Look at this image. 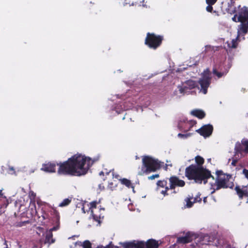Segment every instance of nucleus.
<instances>
[{
	"label": "nucleus",
	"mask_w": 248,
	"mask_h": 248,
	"mask_svg": "<svg viewBox=\"0 0 248 248\" xmlns=\"http://www.w3.org/2000/svg\"><path fill=\"white\" fill-rule=\"evenodd\" d=\"M224 69L223 70L221 65L218 67L215 66L213 69V74L216 75L218 78H221L223 76L226 75L229 71V68L224 67Z\"/></svg>",
	"instance_id": "11"
},
{
	"label": "nucleus",
	"mask_w": 248,
	"mask_h": 248,
	"mask_svg": "<svg viewBox=\"0 0 248 248\" xmlns=\"http://www.w3.org/2000/svg\"><path fill=\"white\" fill-rule=\"evenodd\" d=\"M211 78L210 71L209 68H206L202 73V78L198 81L201 86V91L203 93H207V89L211 84Z\"/></svg>",
	"instance_id": "5"
},
{
	"label": "nucleus",
	"mask_w": 248,
	"mask_h": 248,
	"mask_svg": "<svg viewBox=\"0 0 248 248\" xmlns=\"http://www.w3.org/2000/svg\"><path fill=\"white\" fill-rule=\"evenodd\" d=\"M235 190L240 200L242 199L244 197L248 198V186H243L242 188L239 186H236Z\"/></svg>",
	"instance_id": "13"
},
{
	"label": "nucleus",
	"mask_w": 248,
	"mask_h": 248,
	"mask_svg": "<svg viewBox=\"0 0 248 248\" xmlns=\"http://www.w3.org/2000/svg\"><path fill=\"white\" fill-rule=\"evenodd\" d=\"M191 135H192V133H186V134L179 133L178 134V137L181 139H187L188 137L191 136Z\"/></svg>",
	"instance_id": "31"
},
{
	"label": "nucleus",
	"mask_w": 248,
	"mask_h": 248,
	"mask_svg": "<svg viewBox=\"0 0 248 248\" xmlns=\"http://www.w3.org/2000/svg\"><path fill=\"white\" fill-rule=\"evenodd\" d=\"M90 209L96 208V205H97V202L96 201H93V202H90Z\"/></svg>",
	"instance_id": "33"
},
{
	"label": "nucleus",
	"mask_w": 248,
	"mask_h": 248,
	"mask_svg": "<svg viewBox=\"0 0 248 248\" xmlns=\"http://www.w3.org/2000/svg\"><path fill=\"white\" fill-rule=\"evenodd\" d=\"M98 188L100 191H102V190H103L105 189V186L102 184L99 185Z\"/></svg>",
	"instance_id": "43"
},
{
	"label": "nucleus",
	"mask_w": 248,
	"mask_h": 248,
	"mask_svg": "<svg viewBox=\"0 0 248 248\" xmlns=\"http://www.w3.org/2000/svg\"><path fill=\"white\" fill-rule=\"evenodd\" d=\"M193 199V196L189 197L188 198H187L185 201L186 202V206L188 208L191 207L193 206V204L194 202H201V199L200 198V200H198V197L195 198L193 201H191V200Z\"/></svg>",
	"instance_id": "20"
},
{
	"label": "nucleus",
	"mask_w": 248,
	"mask_h": 248,
	"mask_svg": "<svg viewBox=\"0 0 248 248\" xmlns=\"http://www.w3.org/2000/svg\"><path fill=\"white\" fill-rule=\"evenodd\" d=\"M169 181L170 183V188L171 189H174L176 186L183 187L186 184L184 180H180L176 176L170 177Z\"/></svg>",
	"instance_id": "7"
},
{
	"label": "nucleus",
	"mask_w": 248,
	"mask_h": 248,
	"mask_svg": "<svg viewBox=\"0 0 248 248\" xmlns=\"http://www.w3.org/2000/svg\"><path fill=\"white\" fill-rule=\"evenodd\" d=\"M197 124V122L195 120H184L183 123H179V126L180 128L183 130L185 132H187L190 130L191 128Z\"/></svg>",
	"instance_id": "9"
},
{
	"label": "nucleus",
	"mask_w": 248,
	"mask_h": 248,
	"mask_svg": "<svg viewBox=\"0 0 248 248\" xmlns=\"http://www.w3.org/2000/svg\"><path fill=\"white\" fill-rule=\"evenodd\" d=\"M82 210L83 211V212L84 213H85V210H84V207H83V208H82Z\"/></svg>",
	"instance_id": "51"
},
{
	"label": "nucleus",
	"mask_w": 248,
	"mask_h": 248,
	"mask_svg": "<svg viewBox=\"0 0 248 248\" xmlns=\"http://www.w3.org/2000/svg\"><path fill=\"white\" fill-rule=\"evenodd\" d=\"M57 223H58V224L56 226H54L53 227H52L48 231H51V232H52L53 231H56V230H58L59 228L60 222L59 223L57 222Z\"/></svg>",
	"instance_id": "36"
},
{
	"label": "nucleus",
	"mask_w": 248,
	"mask_h": 248,
	"mask_svg": "<svg viewBox=\"0 0 248 248\" xmlns=\"http://www.w3.org/2000/svg\"><path fill=\"white\" fill-rule=\"evenodd\" d=\"M113 184L112 182L109 183L108 185V188L110 189L111 190H113Z\"/></svg>",
	"instance_id": "42"
},
{
	"label": "nucleus",
	"mask_w": 248,
	"mask_h": 248,
	"mask_svg": "<svg viewBox=\"0 0 248 248\" xmlns=\"http://www.w3.org/2000/svg\"><path fill=\"white\" fill-rule=\"evenodd\" d=\"M53 234L51 231H48L45 238V243L49 244L53 243L55 240L52 238Z\"/></svg>",
	"instance_id": "24"
},
{
	"label": "nucleus",
	"mask_w": 248,
	"mask_h": 248,
	"mask_svg": "<svg viewBox=\"0 0 248 248\" xmlns=\"http://www.w3.org/2000/svg\"><path fill=\"white\" fill-rule=\"evenodd\" d=\"M51 214L53 215L56 218V222H60V216L59 212L56 210V208H52L51 211Z\"/></svg>",
	"instance_id": "27"
},
{
	"label": "nucleus",
	"mask_w": 248,
	"mask_h": 248,
	"mask_svg": "<svg viewBox=\"0 0 248 248\" xmlns=\"http://www.w3.org/2000/svg\"><path fill=\"white\" fill-rule=\"evenodd\" d=\"M217 175L215 183L211 185V189H213L211 194L220 189L227 188H232L234 184L230 181L232 176L230 174L224 173L222 170H217L216 172Z\"/></svg>",
	"instance_id": "3"
},
{
	"label": "nucleus",
	"mask_w": 248,
	"mask_h": 248,
	"mask_svg": "<svg viewBox=\"0 0 248 248\" xmlns=\"http://www.w3.org/2000/svg\"><path fill=\"white\" fill-rule=\"evenodd\" d=\"M124 248H133L132 243H125L124 245Z\"/></svg>",
	"instance_id": "37"
},
{
	"label": "nucleus",
	"mask_w": 248,
	"mask_h": 248,
	"mask_svg": "<svg viewBox=\"0 0 248 248\" xmlns=\"http://www.w3.org/2000/svg\"><path fill=\"white\" fill-rule=\"evenodd\" d=\"M241 144H238L235 147V150L237 153H248V140H242L241 141Z\"/></svg>",
	"instance_id": "10"
},
{
	"label": "nucleus",
	"mask_w": 248,
	"mask_h": 248,
	"mask_svg": "<svg viewBox=\"0 0 248 248\" xmlns=\"http://www.w3.org/2000/svg\"><path fill=\"white\" fill-rule=\"evenodd\" d=\"M155 179V174H152V175L148 177V180H153Z\"/></svg>",
	"instance_id": "44"
},
{
	"label": "nucleus",
	"mask_w": 248,
	"mask_h": 248,
	"mask_svg": "<svg viewBox=\"0 0 248 248\" xmlns=\"http://www.w3.org/2000/svg\"><path fill=\"white\" fill-rule=\"evenodd\" d=\"M185 176L188 180H194L195 183L206 184L208 179L212 178L215 179L211 171L204 167H199L195 164H191L185 169Z\"/></svg>",
	"instance_id": "2"
},
{
	"label": "nucleus",
	"mask_w": 248,
	"mask_h": 248,
	"mask_svg": "<svg viewBox=\"0 0 248 248\" xmlns=\"http://www.w3.org/2000/svg\"><path fill=\"white\" fill-rule=\"evenodd\" d=\"M237 163V160L233 159V160H232L231 164L233 166H236Z\"/></svg>",
	"instance_id": "41"
},
{
	"label": "nucleus",
	"mask_w": 248,
	"mask_h": 248,
	"mask_svg": "<svg viewBox=\"0 0 248 248\" xmlns=\"http://www.w3.org/2000/svg\"><path fill=\"white\" fill-rule=\"evenodd\" d=\"M238 21L243 22L244 21H248V9L244 6L241 8L238 14Z\"/></svg>",
	"instance_id": "14"
},
{
	"label": "nucleus",
	"mask_w": 248,
	"mask_h": 248,
	"mask_svg": "<svg viewBox=\"0 0 248 248\" xmlns=\"http://www.w3.org/2000/svg\"><path fill=\"white\" fill-rule=\"evenodd\" d=\"M71 199L69 198L65 199L59 204V206L62 207L67 206L71 203Z\"/></svg>",
	"instance_id": "29"
},
{
	"label": "nucleus",
	"mask_w": 248,
	"mask_h": 248,
	"mask_svg": "<svg viewBox=\"0 0 248 248\" xmlns=\"http://www.w3.org/2000/svg\"><path fill=\"white\" fill-rule=\"evenodd\" d=\"M133 248H145V244L143 241H140L137 243H132Z\"/></svg>",
	"instance_id": "28"
},
{
	"label": "nucleus",
	"mask_w": 248,
	"mask_h": 248,
	"mask_svg": "<svg viewBox=\"0 0 248 248\" xmlns=\"http://www.w3.org/2000/svg\"><path fill=\"white\" fill-rule=\"evenodd\" d=\"M113 177L115 178H117L118 179H119V177H120V176L119 174H113Z\"/></svg>",
	"instance_id": "46"
},
{
	"label": "nucleus",
	"mask_w": 248,
	"mask_h": 248,
	"mask_svg": "<svg viewBox=\"0 0 248 248\" xmlns=\"http://www.w3.org/2000/svg\"><path fill=\"white\" fill-rule=\"evenodd\" d=\"M41 170L47 172H55L56 171V164L51 162L44 163L42 165Z\"/></svg>",
	"instance_id": "16"
},
{
	"label": "nucleus",
	"mask_w": 248,
	"mask_h": 248,
	"mask_svg": "<svg viewBox=\"0 0 248 248\" xmlns=\"http://www.w3.org/2000/svg\"><path fill=\"white\" fill-rule=\"evenodd\" d=\"M163 39V37L160 35H156V48L160 46Z\"/></svg>",
	"instance_id": "30"
},
{
	"label": "nucleus",
	"mask_w": 248,
	"mask_h": 248,
	"mask_svg": "<svg viewBox=\"0 0 248 248\" xmlns=\"http://www.w3.org/2000/svg\"><path fill=\"white\" fill-rule=\"evenodd\" d=\"M119 181H120L121 183L126 186L127 187L130 188H134V186H133V184H132L130 180L126 179V178H122L120 179Z\"/></svg>",
	"instance_id": "22"
},
{
	"label": "nucleus",
	"mask_w": 248,
	"mask_h": 248,
	"mask_svg": "<svg viewBox=\"0 0 248 248\" xmlns=\"http://www.w3.org/2000/svg\"><path fill=\"white\" fill-rule=\"evenodd\" d=\"M30 193H34V192L33 191H30Z\"/></svg>",
	"instance_id": "52"
},
{
	"label": "nucleus",
	"mask_w": 248,
	"mask_h": 248,
	"mask_svg": "<svg viewBox=\"0 0 248 248\" xmlns=\"http://www.w3.org/2000/svg\"><path fill=\"white\" fill-rule=\"evenodd\" d=\"M236 16H237V15H235L232 18V20L233 21L235 22H238V19H237V20H236Z\"/></svg>",
	"instance_id": "45"
},
{
	"label": "nucleus",
	"mask_w": 248,
	"mask_h": 248,
	"mask_svg": "<svg viewBox=\"0 0 248 248\" xmlns=\"http://www.w3.org/2000/svg\"><path fill=\"white\" fill-rule=\"evenodd\" d=\"M213 131V126L210 124L204 125L196 130L197 133L204 138L209 137L212 134Z\"/></svg>",
	"instance_id": "6"
},
{
	"label": "nucleus",
	"mask_w": 248,
	"mask_h": 248,
	"mask_svg": "<svg viewBox=\"0 0 248 248\" xmlns=\"http://www.w3.org/2000/svg\"><path fill=\"white\" fill-rule=\"evenodd\" d=\"M240 36L239 34H238L235 39H232L231 42H227L228 46L231 48H236L238 46L237 40Z\"/></svg>",
	"instance_id": "23"
},
{
	"label": "nucleus",
	"mask_w": 248,
	"mask_h": 248,
	"mask_svg": "<svg viewBox=\"0 0 248 248\" xmlns=\"http://www.w3.org/2000/svg\"><path fill=\"white\" fill-rule=\"evenodd\" d=\"M185 85L187 89H193L197 86L196 81L192 80H188L185 82Z\"/></svg>",
	"instance_id": "21"
},
{
	"label": "nucleus",
	"mask_w": 248,
	"mask_h": 248,
	"mask_svg": "<svg viewBox=\"0 0 248 248\" xmlns=\"http://www.w3.org/2000/svg\"><path fill=\"white\" fill-rule=\"evenodd\" d=\"M248 31V21H244L241 22L239 29L238 31V34H239L242 32L244 34H246Z\"/></svg>",
	"instance_id": "18"
},
{
	"label": "nucleus",
	"mask_w": 248,
	"mask_h": 248,
	"mask_svg": "<svg viewBox=\"0 0 248 248\" xmlns=\"http://www.w3.org/2000/svg\"><path fill=\"white\" fill-rule=\"evenodd\" d=\"M155 172V159L149 156H143L142 166L138 172L139 175H148Z\"/></svg>",
	"instance_id": "4"
},
{
	"label": "nucleus",
	"mask_w": 248,
	"mask_h": 248,
	"mask_svg": "<svg viewBox=\"0 0 248 248\" xmlns=\"http://www.w3.org/2000/svg\"><path fill=\"white\" fill-rule=\"evenodd\" d=\"M4 245H5V246H6V247H5V248H9L8 247L7 241L6 240H5L4 243Z\"/></svg>",
	"instance_id": "47"
},
{
	"label": "nucleus",
	"mask_w": 248,
	"mask_h": 248,
	"mask_svg": "<svg viewBox=\"0 0 248 248\" xmlns=\"http://www.w3.org/2000/svg\"><path fill=\"white\" fill-rule=\"evenodd\" d=\"M82 247L83 248H92L91 243L89 240H85L83 243Z\"/></svg>",
	"instance_id": "32"
},
{
	"label": "nucleus",
	"mask_w": 248,
	"mask_h": 248,
	"mask_svg": "<svg viewBox=\"0 0 248 248\" xmlns=\"http://www.w3.org/2000/svg\"><path fill=\"white\" fill-rule=\"evenodd\" d=\"M163 168L164 170L166 171L168 169V165L167 164H164V162H161V161H159L157 159H156L155 162V169H156V172H157V170ZM159 176V174L156 173V178H158Z\"/></svg>",
	"instance_id": "17"
},
{
	"label": "nucleus",
	"mask_w": 248,
	"mask_h": 248,
	"mask_svg": "<svg viewBox=\"0 0 248 248\" xmlns=\"http://www.w3.org/2000/svg\"><path fill=\"white\" fill-rule=\"evenodd\" d=\"M99 175H104V172L102 171L100 172H99Z\"/></svg>",
	"instance_id": "50"
},
{
	"label": "nucleus",
	"mask_w": 248,
	"mask_h": 248,
	"mask_svg": "<svg viewBox=\"0 0 248 248\" xmlns=\"http://www.w3.org/2000/svg\"><path fill=\"white\" fill-rule=\"evenodd\" d=\"M157 191H159V192L164 196L168 195L167 193L168 190L170 189L168 186H167V181L166 180H159L157 183Z\"/></svg>",
	"instance_id": "8"
},
{
	"label": "nucleus",
	"mask_w": 248,
	"mask_h": 248,
	"mask_svg": "<svg viewBox=\"0 0 248 248\" xmlns=\"http://www.w3.org/2000/svg\"><path fill=\"white\" fill-rule=\"evenodd\" d=\"M155 246H156V248H158V241H156V244H155Z\"/></svg>",
	"instance_id": "49"
},
{
	"label": "nucleus",
	"mask_w": 248,
	"mask_h": 248,
	"mask_svg": "<svg viewBox=\"0 0 248 248\" xmlns=\"http://www.w3.org/2000/svg\"><path fill=\"white\" fill-rule=\"evenodd\" d=\"M25 223H26V222H21V223H20V224H19V225H18V226H22V225H23V224Z\"/></svg>",
	"instance_id": "48"
},
{
	"label": "nucleus",
	"mask_w": 248,
	"mask_h": 248,
	"mask_svg": "<svg viewBox=\"0 0 248 248\" xmlns=\"http://www.w3.org/2000/svg\"><path fill=\"white\" fill-rule=\"evenodd\" d=\"M186 90H187V88H186V86L184 85V87H181L179 89V91L180 93H184L185 91H186Z\"/></svg>",
	"instance_id": "38"
},
{
	"label": "nucleus",
	"mask_w": 248,
	"mask_h": 248,
	"mask_svg": "<svg viewBox=\"0 0 248 248\" xmlns=\"http://www.w3.org/2000/svg\"><path fill=\"white\" fill-rule=\"evenodd\" d=\"M217 0H206V3L215 4Z\"/></svg>",
	"instance_id": "39"
},
{
	"label": "nucleus",
	"mask_w": 248,
	"mask_h": 248,
	"mask_svg": "<svg viewBox=\"0 0 248 248\" xmlns=\"http://www.w3.org/2000/svg\"><path fill=\"white\" fill-rule=\"evenodd\" d=\"M195 162L196 163V166H199V167H203L202 165L204 163V158L200 156L197 155L195 158Z\"/></svg>",
	"instance_id": "25"
},
{
	"label": "nucleus",
	"mask_w": 248,
	"mask_h": 248,
	"mask_svg": "<svg viewBox=\"0 0 248 248\" xmlns=\"http://www.w3.org/2000/svg\"><path fill=\"white\" fill-rule=\"evenodd\" d=\"M243 173L245 175V177L248 179V170L246 169H243Z\"/></svg>",
	"instance_id": "40"
},
{
	"label": "nucleus",
	"mask_w": 248,
	"mask_h": 248,
	"mask_svg": "<svg viewBox=\"0 0 248 248\" xmlns=\"http://www.w3.org/2000/svg\"><path fill=\"white\" fill-rule=\"evenodd\" d=\"M191 114L193 116L200 119H203L205 116V112L203 110L200 109L193 110L191 111Z\"/></svg>",
	"instance_id": "19"
},
{
	"label": "nucleus",
	"mask_w": 248,
	"mask_h": 248,
	"mask_svg": "<svg viewBox=\"0 0 248 248\" xmlns=\"http://www.w3.org/2000/svg\"><path fill=\"white\" fill-rule=\"evenodd\" d=\"M194 234L187 232L185 236L179 237L177 239V243L179 244H186L191 242L193 239Z\"/></svg>",
	"instance_id": "15"
},
{
	"label": "nucleus",
	"mask_w": 248,
	"mask_h": 248,
	"mask_svg": "<svg viewBox=\"0 0 248 248\" xmlns=\"http://www.w3.org/2000/svg\"><path fill=\"white\" fill-rule=\"evenodd\" d=\"M145 44L151 48L155 49V34L147 33V36L145 40Z\"/></svg>",
	"instance_id": "12"
},
{
	"label": "nucleus",
	"mask_w": 248,
	"mask_h": 248,
	"mask_svg": "<svg viewBox=\"0 0 248 248\" xmlns=\"http://www.w3.org/2000/svg\"><path fill=\"white\" fill-rule=\"evenodd\" d=\"M145 244V248H155V239H149Z\"/></svg>",
	"instance_id": "26"
},
{
	"label": "nucleus",
	"mask_w": 248,
	"mask_h": 248,
	"mask_svg": "<svg viewBox=\"0 0 248 248\" xmlns=\"http://www.w3.org/2000/svg\"><path fill=\"white\" fill-rule=\"evenodd\" d=\"M208 4L206 8V10L207 12L211 13L213 11V7L212 5L213 4H211L210 3H207Z\"/></svg>",
	"instance_id": "35"
},
{
	"label": "nucleus",
	"mask_w": 248,
	"mask_h": 248,
	"mask_svg": "<svg viewBox=\"0 0 248 248\" xmlns=\"http://www.w3.org/2000/svg\"><path fill=\"white\" fill-rule=\"evenodd\" d=\"M91 158L79 154L74 155L67 160L57 164L60 175L80 176L86 174L91 167Z\"/></svg>",
	"instance_id": "1"
},
{
	"label": "nucleus",
	"mask_w": 248,
	"mask_h": 248,
	"mask_svg": "<svg viewBox=\"0 0 248 248\" xmlns=\"http://www.w3.org/2000/svg\"><path fill=\"white\" fill-rule=\"evenodd\" d=\"M91 213H92V216H93V219L95 221H98V222H99V221H100V220H99V219H100V217H98L97 215H94V214H93V210H91Z\"/></svg>",
	"instance_id": "34"
}]
</instances>
